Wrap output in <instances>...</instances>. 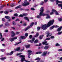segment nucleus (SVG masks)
<instances>
[{"instance_id":"1","label":"nucleus","mask_w":62,"mask_h":62,"mask_svg":"<svg viewBox=\"0 0 62 62\" xmlns=\"http://www.w3.org/2000/svg\"><path fill=\"white\" fill-rule=\"evenodd\" d=\"M54 22V20L50 21L47 24H46L43 25H42L41 27L43 30H46L47 28L49 27H50L51 25H53Z\"/></svg>"},{"instance_id":"2","label":"nucleus","mask_w":62,"mask_h":62,"mask_svg":"<svg viewBox=\"0 0 62 62\" xmlns=\"http://www.w3.org/2000/svg\"><path fill=\"white\" fill-rule=\"evenodd\" d=\"M40 12L39 14V15H38L37 16V18L38 19H39L40 18V16H44L45 14L44 13H43V11H44V9H43V7H42L40 9Z\"/></svg>"},{"instance_id":"3","label":"nucleus","mask_w":62,"mask_h":62,"mask_svg":"<svg viewBox=\"0 0 62 62\" xmlns=\"http://www.w3.org/2000/svg\"><path fill=\"white\" fill-rule=\"evenodd\" d=\"M19 57H22L21 59V62H23L24 61H25L26 62H30L29 61L25 60V56L24 55H19Z\"/></svg>"},{"instance_id":"4","label":"nucleus","mask_w":62,"mask_h":62,"mask_svg":"<svg viewBox=\"0 0 62 62\" xmlns=\"http://www.w3.org/2000/svg\"><path fill=\"white\" fill-rule=\"evenodd\" d=\"M51 39V38H48L46 39V40H44L43 42L42 43V44H44L45 43H47V41H46V40H50Z\"/></svg>"},{"instance_id":"5","label":"nucleus","mask_w":62,"mask_h":62,"mask_svg":"<svg viewBox=\"0 0 62 62\" xmlns=\"http://www.w3.org/2000/svg\"><path fill=\"white\" fill-rule=\"evenodd\" d=\"M17 39V37H14L9 39V40L10 41L12 42L13 41L14 39Z\"/></svg>"},{"instance_id":"6","label":"nucleus","mask_w":62,"mask_h":62,"mask_svg":"<svg viewBox=\"0 0 62 62\" xmlns=\"http://www.w3.org/2000/svg\"><path fill=\"white\" fill-rule=\"evenodd\" d=\"M11 33L12 34L11 35V37H14L15 36V33H14V32L13 31H12L11 32Z\"/></svg>"},{"instance_id":"7","label":"nucleus","mask_w":62,"mask_h":62,"mask_svg":"<svg viewBox=\"0 0 62 62\" xmlns=\"http://www.w3.org/2000/svg\"><path fill=\"white\" fill-rule=\"evenodd\" d=\"M35 40V38H33L32 39V40H29L28 42H31V43H33L34 42V41Z\"/></svg>"},{"instance_id":"8","label":"nucleus","mask_w":62,"mask_h":62,"mask_svg":"<svg viewBox=\"0 0 62 62\" xmlns=\"http://www.w3.org/2000/svg\"><path fill=\"white\" fill-rule=\"evenodd\" d=\"M45 14V15H44V16H45V15L47 16L46 17V19H48L49 18L50 19L51 18V17H50V16H49V15L45 14Z\"/></svg>"},{"instance_id":"9","label":"nucleus","mask_w":62,"mask_h":62,"mask_svg":"<svg viewBox=\"0 0 62 62\" xmlns=\"http://www.w3.org/2000/svg\"><path fill=\"white\" fill-rule=\"evenodd\" d=\"M62 27H59L57 30V31H58V32H60L61 30V29H62Z\"/></svg>"},{"instance_id":"10","label":"nucleus","mask_w":62,"mask_h":62,"mask_svg":"<svg viewBox=\"0 0 62 62\" xmlns=\"http://www.w3.org/2000/svg\"><path fill=\"white\" fill-rule=\"evenodd\" d=\"M24 2L25 4H27V5H29V3L28 2H27V0H25L24 1Z\"/></svg>"},{"instance_id":"11","label":"nucleus","mask_w":62,"mask_h":62,"mask_svg":"<svg viewBox=\"0 0 62 62\" xmlns=\"http://www.w3.org/2000/svg\"><path fill=\"white\" fill-rule=\"evenodd\" d=\"M56 5H58V3H61L62 4V1H58V0H57L56 1Z\"/></svg>"},{"instance_id":"12","label":"nucleus","mask_w":62,"mask_h":62,"mask_svg":"<svg viewBox=\"0 0 62 62\" xmlns=\"http://www.w3.org/2000/svg\"><path fill=\"white\" fill-rule=\"evenodd\" d=\"M40 58L39 57H37L35 59V60H38L37 61V62H39L40 61Z\"/></svg>"},{"instance_id":"13","label":"nucleus","mask_w":62,"mask_h":62,"mask_svg":"<svg viewBox=\"0 0 62 62\" xmlns=\"http://www.w3.org/2000/svg\"><path fill=\"white\" fill-rule=\"evenodd\" d=\"M47 53V51L44 52L43 54L42 55V56H45V55H46Z\"/></svg>"},{"instance_id":"14","label":"nucleus","mask_w":62,"mask_h":62,"mask_svg":"<svg viewBox=\"0 0 62 62\" xmlns=\"http://www.w3.org/2000/svg\"><path fill=\"white\" fill-rule=\"evenodd\" d=\"M52 12H51L50 14V15H52V14H53L54 12V9H52Z\"/></svg>"},{"instance_id":"15","label":"nucleus","mask_w":62,"mask_h":62,"mask_svg":"<svg viewBox=\"0 0 62 62\" xmlns=\"http://www.w3.org/2000/svg\"><path fill=\"white\" fill-rule=\"evenodd\" d=\"M8 22H7L5 23V26H7V27L9 26V24H8Z\"/></svg>"},{"instance_id":"16","label":"nucleus","mask_w":62,"mask_h":62,"mask_svg":"<svg viewBox=\"0 0 62 62\" xmlns=\"http://www.w3.org/2000/svg\"><path fill=\"white\" fill-rule=\"evenodd\" d=\"M54 12L56 15H58L59 14V13H58V12H57L55 10H54Z\"/></svg>"},{"instance_id":"17","label":"nucleus","mask_w":62,"mask_h":62,"mask_svg":"<svg viewBox=\"0 0 62 62\" xmlns=\"http://www.w3.org/2000/svg\"><path fill=\"white\" fill-rule=\"evenodd\" d=\"M24 19L26 20H27L28 21H29V19H28V18L27 17H26V16L25 17H24Z\"/></svg>"},{"instance_id":"18","label":"nucleus","mask_w":62,"mask_h":62,"mask_svg":"<svg viewBox=\"0 0 62 62\" xmlns=\"http://www.w3.org/2000/svg\"><path fill=\"white\" fill-rule=\"evenodd\" d=\"M6 58H7L6 57H2L0 58V59H1L2 60H5V59H6Z\"/></svg>"},{"instance_id":"19","label":"nucleus","mask_w":62,"mask_h":62,"mask_svg":"<svg viewBox=\"0 0 62 62\" xmlns=\"http://www.w3.org/2000/svg\"><path fill=\"white\" fill-rule=\"evenodd\" d=\"M49 48V46H46L44 47V49L45 50H47Z\"/></svg>"},{"instance_id":"20","label":"nucleus","mask_w":62,"mask_h":62,"mask_svg":"<svg viewBox=\"0 0 62 62\" xmlns=\"http://www.w3.org/2000/svg\"><path fill=\"white\" fill-rule=\"evenodd\" d=\"M20 47H17L16 49V51H20Z\"/></svg>"},{"instance_id":"21","label":"nucleus","mask_w":62,"mask_h":62,"mask_svg":"<svg viewBox=\"0 0 62 62\" xmlns=\"http://www.w3.org/2000/svg\"><path fill=\"white\" fill-rule=\"evenodd\" d=\"M21 5H20L18 6L17 7H16L15 8H16V9H17V8H21Z\"/></svg>"},{"instance_id":"22","label":"nucleus","mask_w":62,"mask_h":62,"mask_svg":"<svg viewBox=\"0 0 62 62\" xmlns=\"http://www.w3.org/2000/svg\"><path fill=\"white\" fill-rule=\"evenodd\" d=\"M5 18H6V19H9V18H10V17H9V16H5Z\"/></svg>"},{"instance_id":"23","label":"nucleus","mask_w":62,"mask_h":62,"mask_svg":"<svg viewBox=\"0 0 62 62\" xmlns=\"http://www.w3.org/2000/svg\"><path fill=\"white\" fill-rule=\"evenodd\" d=\"M54 27V26H53L50 28V30H52V29H53Z\"/></svg>"},{"instance_id":"24","label":"nucleus","mask_w":62,"mask_h":62,"mask_svg":"<svg viewBox=\"0 0 62 62\" xmlns=\"http://www.w3.org/2000/svg\"><path fill=\"white\" fill-rule=\"evenodd\" d=\"M25 46L26 47V48L28 49V48H29L30 46L29 45H26Z\"/></svg>"},{"instance_id":"25","label":"nucleus","mask_w":62,"mask_h":62,"mask_svg":"<svg viewBox=\"0 0 62 62\" xmlns=\"http://www.w3.org/2000/svg\"><path fill=\"white\" fill-rule=\"evenodd\" d=\"M21 38L22 39H25L26 38L25 36H21Z\"/></svg>"},{"instance_id":"26","label":"nucleus","mask_w":62,"mask_h":62,"mask_svg":"<svg viewBox=\"0 0 62 62\" xmlns=\"http://www.w3.org/2000/svg\"><path fill=\"white\" fill-rule=\"evenodd\" d=\"M42 53V52H36V54H41Z\"/></svg>"},{"instance_id":"27","label":"nucleus","mask_w":62,"mask_h":62,"mask_svg":"<svg viewBox=\"0 0 62 62\" xmlns=\"http://www.w3.org/2000/svg\"><path fill=\"white\" fill-rule=\"evenodd\" d=\"M0 39H1L2 38V37H3V36H2V33H0Z\"/></svg>"},{"instance_id":"28","label":"nucleus","mask_w":62,"mask_h":62,"mask_svg":"<svg viewBox=\"0 0 62 62\" xmlns=\"http://www.w3.org/2000/svg\"><path fill=\"white\" fill-rule=\"evenodd\" d=\"M21 41H20L18 42V43H16L15 44V45H17L18 44H20V43H21Z\"/></svg>"},{"instance_id":"29","label":"nucleus","mask_w":62,"mask_h":62,"mask_svg":"<svg viewBox=\"0 0 62 62\" xmlns=\"http://www.w3.org/2000/svg\"><path fill=\"white\" fill-rule=\"evenodd\" d=\"M13 54V51H11L9 54V55H12V54Z\"/></svg>"},{"instance_id":"30","label":"nucleus","mask_w":62,"mask_h":62,"mask_svg":"<svg viewBox=\"0 0 62 62\" xmlns=\"http://www.w3.org/2000/svg\"><path fill=\"white\" fill-rule=\"evenodd\" d=\"M34 23L33 22L32 23H31V24L30 25V26L32 27L33 25L34 24Z\"/></svg>"},{"instance_id":"31","label":"nucleus","mask_w":62,"mask_h":62,"mask_svg":"<svg viewBox=\"0 0 62 62\" xmlns=\"http://www.w3.org/2000/svg\"><path fill=\"white\" fill-rule=\"evenodd\" d=\"M61 34H62V31H61L60 32H58L57 33V35H60Z\"/></svg>"},{"instance_id":"32","label":"nucleus","mask_w":62,"mask_h":62,"mask_svg":"<svg viewBox=\"0 0 62 62\" xmlns=\"http://www.w3.org/2000/svg\"><path fill=\"white\" fill-rule=\"evenodd\" d=\"M40 27H37V29L38 31H39V30H40Z\"/></svg>"},{"instance_id":"33","label":"nucleus","mask_w":62,"mask_h":62,"mask_svg":"<svg viewBox=\"0 0 62 62\" xmlns=\"http://www.w3.org/2000/svg\"><path fill=\"white\" fill-rule=\"evenodd\" d=\"M22 6H27V5L25 3H23L22 4Z\"/></svg>"},{"instance_id":"34","label":"nucleus","mask_w":62,"mask_h":62,"mask_svg":"<svg viewBox=\"0 0 62 62\" xmlns=\"http://www.w3.org/2000/svg\"><path fill=\"white\" fill-rule=\"evenodd\" d=\"M46 33L47 34L46 37H48V36H49V35L50 33H49V32H46Z\"/></svg>"},{"instance_id":"35","label":"nucleus","mask_w":62,"mask_h":62,"mask_svg":"<svg viewBox=\"0 0 62 62\" xmlns=\"http://www.w3.org/2000/svg\"><path fill=\"white\" fill-rule=\"evenodd\" d=\"M31 55V54L30 53H29L28 54V57L29 58H30V55Z\"/></svg>"},{"instance_id":"36","label":"nucleus","mask_w":62,"mask_h":62,"mask_svg":"<svg viewBox=\"0 0 62 62\" xmlns=\"http://www.w3.org/2000/svg\"><path fill=\"white\" fill-rule=\"evenodd\" d=\"M58 7H62V4H59L58 5Z\"/></svg>"},{"instance_id":"37","label":"nucleus","mask_w":62,"mask_h":62,"mask_svg":"<svg viewBox=\"0 0 62 62\" xmlns=\"http://www.w3.org/2000/svg\"><path fill=\"white\" fill-rule=\"evenodd\" d=\"M44 3V2L42 1L41 3H40V5L42 6V5H43V3Z\"/></svg>"},{"instance_id":"38","label":"nucleus","mask_w":62,"mask_h":62,"mask_svg":"<svg viewBox=\"0 0 62 62\" xmlns=\"http://www.w3.org/2000/svg\"><path fill=\"white\" fill-rule=\"evenodd\" d=\"M38 40L36 39L35 41L34 42L35 43H37V42H38Z\"/></svg>"},{"instance_id":"39","label":"nucleus","mask_w":62,"mask_h":62,"mask_svg":"<svg viewBox=\"0 0 62 62\" xmlns=\"http://www.w3.org/2000/svg\"><path fill=\"white\" fill-rule=\"evenodd\" d=\"M55 46H59L60 45H59V44H58V43H57L55 45Z\"/></svg>"},{"instance_id":"40","label":"nucleus","mask_w":62,"mask_h":62,"mask_svg":"<svg viewBox=\"0 0 62 62\" xmlns=\"http://www.w3.org/2000/svg\"><path fill=\"white\" fill-rule=\"evenodd\" d=\"M19 17H23V16L22 15H20L19 16Z\"/></svg>"},{"instance_id":"41","label":"nucleus","mask_w":62,"mask_h":62,"mask_svg":"<svg viewBox=\"0 0 62 62\" xmlns=\"http://www.w3.org/2000/svg\"><path fill=\"white\" fill-rule=\"evenodd\" d=\"M27 52L28 53H32V51L31 50H28L27 51Z\"/></svg>"},{"instance_id":"42","label":"nucleus","mask_w":62,"mask_h":62,"mask_svg":"<svg viewBox=\"0 0 62 62\" xmlns=\"http://www.w3.org/2000/svg\"><path fill=\"white\" fill-rule=\"evenodd\" d=\"M23 49L21 50L20 51H21V52H22L24 50V47H23Z\"/></svg>"},{"instance_id":"43","label":"nucleus","mask_w":62,"mask_h":62,"mask_svg":"<svg viewBox=\"0 0 62 62\" xmlns=\"http://www.w3.org/2000/svg\"><path fill=\"white\" fill-rule=\"evenodd\" d=\"M25 35L26 37H27V36H28V34L27 33H25Z\"/></svg>"},{"instance_id":"44","label":"nucleus","mask_w":62,"mask_h":62,"mask_svg":"<svg viewBox=\"0 0 62 62\" xmlns=\"http://www.w3.org/2000/svg\"><path fill=\"white\" fill-rule=\"evenodd\" d=\"M1 52H4V51H5V49H2L1 50Z\"/></svg>"},{"instance_id":"45","label":"nucleus","mask_w":62,"mask_h":62,"mask_svg":"<svg viewBox=\"0 0 62 62\" xmlns=\"http://www.w3.org/2000/svg\"><path fill=\"white\" fill-rule=\"evenodd\" d=\"M32 35H30L29 36V38L30 39H31V38H32Z\"/></svg>"},{"instance_id":"46","label":"nucleus","mask_w":62,"mask_h":62,"mask_svg":"<svg viewBox=\"0 0 62 62\" xmlns=\"http://www.w3.org/2000/svg\"><path fill=\"white\" fill-rule=\"evenodd\" d=\"M27 14H23V16H27Z\"/></svg>"},{"instance_id":"47","label":"nucleus","mask_w":62,"mask_h":62,"mask_svg":"<svg viewBox=\"0 0 62 62\" xmlns=\"http://www.w3.org/2000/svg\"><path fill=\"white\" fill-rule=\"evenodd\" d=\"M39 34L38 33H37L36 35H35V37H37V36H39Z\"/></svg>"},{"instance_id":"48","label":"nucleus","mask_w":62,"mask_h":62,"mask_svg":"<svg viewBox=\"0 0 62 62\" xmlns=\"http://www.w3.org/2000/svg\"><path fill=\"white\" fill-rule=\"evenodd\" d=\"M59 21H61L62 20V18H60L59 19H58Z\"/></svg>"},{"instance_id":"49","label":"nucleus","mask_w":62,"mask_h":62,"mask_svg":"<svg viewBox=\"0 0 62 62\" xmlns=\"http://www.w3.org/2000/svg\"><path fill=\"white\" fill-rule=\"evenodd\" d=\"M58 51H59V52H60L61 51L62 52V49H59L58 50Z\"/></svg>"},{"instance_id":"50","label":"nucleus","mask_w":62,"mask_h":62,"mask_svg":"<svg viewBox=\"0 0 62 62\" xmlns=\"http://www.w3.org/2000/svg\"><path fill=\"white\" fill-rule=\"evenodd\" d=\"M14 15L15 16H16L17 17L18 16V14H14Z\"/></svg>"},{"instance_id":"51","label":"nucleus","mask_w":62,"mask_h":62,"mask_svg":"<svg viewBox=\"0 0 62 62\" xmlns=\"http://www.w3.org/2000/svg\"><path fill=\"white\" fill-rule=\"evenodd\" d=\"M8 30H6L4 31V32H8Z\"/></svg>"},{"instance_id":"52","label":"nucleus","mask_w":62,"mask_h":62,"mask_svg":"<svg viewBox=\"0 0 62 62\" xmlns=\"http://www.w3.org/2000/svg\"><path fill=\"white\" fill-rule=\"evenodd\" d=\"M4 13H5V14H7V13H8V12L7 11H5L4 12Z\"/></svg>"},{"instance_id":"53","label":"nucleus","mask_w":62,"mask_h":62,"mask_svg":"<svg viewBox=\"0 0 62 62\" xmlns=\"http://www.w3.org/2000/svg\"><path fill=\"white\" fill-rule=\"evenodd\" d=\"M16 22H17V21H18V22H19L20 21V20H19V19H17L16 20Z\"/></svg>"},{"instance_id":"54","label":"nucleus","mask_w":62,"mask_h":62,"mask_svg":"<svg viewBox=\"0 0 62 62\" xmlns=\"http://www.w3.org/2000/svg\"><path fill=\"white\" fill-rule=\"evenodd\" d=\"M10 6L11 7H14V4H13L11 5H10Z\"/></svg>"},{"instance_id":"55","label":"nucleus","mask_w":62,"mask_h":62,"mask_svg":"<svg viewBox=\"0 0 62 62\" xmlns=\"http://www.w3.org/2000/svg\"><path fill=\"white\" fill-rule=\"evenodd\" d=\"M2 21H3V22H5V20L4 18H3L2 19Z\"/></svg>"},{"instance_id":"56","label":"nucleus","mask_w":62,"mask_h":62,"mask_svg":"<svg viewBox=\"0 0 62 62\" xmlns=\"http://www.w3.org/2000/svg\"><path fill=\"white\" fill-rule=\"evenodd\" d=\"M50 11H49V10H48L46 11L47 13H50Z\"/></svg>"},{"instance_id":"57","label":"nucleus","mask_w":62,"mask_h":62,"mask_svg":"<svg viewBox=\"0 0 62 62\" xmlns=\"http://www.w3.org/2000/svg\"><path fill=\"white\" fill-rule=\"evenodd\" d=\"M22 54V53H20L19 54H17V55H20V54Z\"/></svg>"},{"instance_id":"58","label":"nucleus","mask_w":62,"mask_h":62,"mask_svg":"<svg viewBox=\"0 0 62 62\" xmlns=\"http://www.w3.org/2000/svg\"><path fill=\"white\" fill-rule=\"evenodd\" d=\"M51 39H54V36H52L51 37Z\"/></svg>"},{"instance_id":"59","label":"nucleus","mask_w":62,"mask_h":62,"mask_svg":"<svg viewBox=\"0 0 62 62\" xmlns=\"http://www.w3.org/2000/svg\"><path fill=\"white\" fill-rule=\"evenodd\" d=\"M4 38H3L1 40V41H4Z\"/></svg>"},{"instance_id":"60","label":"nucleus","mask_w":62,"mask_h":62,"mask_svg":"<svg viewBox=\"0 0 62 62\" xmlns=\"http://www.w3.org/2000/svg\"><path fill=\"white\" fill-rule=\"evenodd\" d=\"M12 23L13 25H15V24H15V22H14V21Z\"/></svg>"},{"instance_id":"61","label":"nucleus","mask_w":62,"mask_h":62,"mask_svg":"<svg viewBox=\"0 0 62 62\" xmlns=\"http://www.w3.org/2000/svg\"><path fill=\"white\" fill-rule=\"evenodd\" d=\"M48 1V0H44V2L45 3H46Z\"/></svg>"},{"instance_id":"62","label":"nucleus","mask_w":62,"mask_h":62,"mask_svg":"<svg viewBox=\"0 0 62 62\" xmlns=\"http://www.w3.org/2000/svg\"><path fill=\"white\" fill-rule=\"evenodd\" d=\"M31 10H35V9L33 8H31Z\"/></svg>"},{"instance_id":"63","label":"nucleus","mask_w":62,"mask_h":62,"mask_svg":"<svg viewBox=\"0 0 62 62\" xmlns=\"http://www.w3.org/2000/svg\"><path fill=\"white\" fill-rule=\"evenodd\" d=\"M59 27V26L56 25L55 27V28H57V27Z\"/></svg>"},{"instance_id":"64","label":"nucleus","mask_w":62,"mask_h":62,"mask_svg":"<svg viewBox=\"0 0 62 62\" xmlns=\"http://www.w3.org/2000/svg\"><path fill=\"white\" fill-rule=\"evenodd\" d=\"M28 28H27L25 29V31H26V30H28Z\"/></svg>"}]
</instances>
